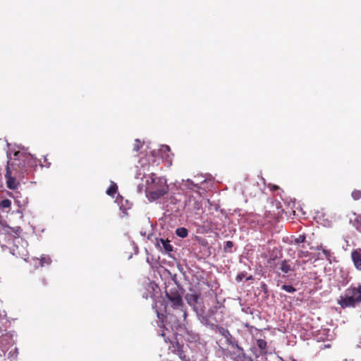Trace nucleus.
<instances>
[{
	"label": "nucleus",
	"mask_w": 361,
	"mask_h": 361,
	"mask_svg": "<svg viewBox=\"0 0 361 361\" xmlns=\"http://www.w3.org/2000/svg\"><path fill=\"white\" fill-rule=\"evenodd\" d=\"M183 292L178 286L166 290V295L171 303L173 312L166 317L168 322H173L178 329H185L188 313L182 299Z\"/></svg>",
	"instance_id": "f257e3e1"
},
{
	"label": "nucleus",
	"mask_w": 361,
	"mask_h": 361,
	"mask_svg": "<svg viewBox=\"0 0 361 361\" xmlns=\"http://www.w3.org/2000/svg\"><path fill=\"white\" fill-rule=\"evenodd\" d=\"M166 180L164 178H157L152 175L146 180L145 191L147 196L152 200L159 199L168 192Z\"/></svg>",
	"instance_id": "f03ea898"
},
{
	"label": "nucleus",
	"mask_w": 361,
	"mask_h": 361,
	"mask_svg": "<svg viewBox=\"0 0 361 361\" xmlns=\"http://www.w3.org/2000/svg\"><path fill=\"white\" fill-rule=\"evenodd\" d=\"M185 299L193 311L195 312L198 320L202 324H209V317L205 313V307L200 293L190 290L185 295Z\"/></svg>",
	"instance_id": "7ed1b4c3"
},
{
	"label": "nucleus",
	"mask_w": 361,
	"mask_h": 361,
	"mask_svg": "<svg viewBox=\"0 0 361 361\" xmlns=\"http://www.w3.org/2000/svg\"><path fill=\"white\" fill-rule=\"evenodd\" d=\"M14 156L17 159H15V163L12 164V167L14 168L16 172L19 171L23 176L27 173L29 169H32L37 165V159L30 154L18 151L14 153Z\"/></svg>",
	"instance_id": "20e7f679"
},
{
	"label": "nucleus",
	"mask_w": 361,
	"mask_h": 361,
	"mask_svg": "<svg viewBox=\"0 0 361 361\" xmlns=\"http://www.w3.org/2000/svg\"><path fill=\"white\" fill-rule=\"evenodd\" d=\"M361 302V286L358 288L350 286L345 291L343 296H340L338 300L342 307H354Z\"/></svg>",
	"instance_id": "39448f33"
},
{
	"label": "nucleus",
	"mask_w": 361,
	"mask_h": 361,
	"mask_svg": "<svg viewBox=\"0 0 361 361\" xmlns=\"http://www.w3.org/2000/svg\"><path fill=\"white\" fill-rule=\"evenodd\" d=\"M203 325L208 326L210 329H212V330L214 331L215 332L221 335L225 338L226 344H228V345H230L233 348H235L240 353H241L243 356H245L243 348L240 345H238V341H236L235 337H233L231 334V333L226 328L212 324V322H210L209 320L208 324H203Z\"/></svg>",
	"instance_id": "423d86ee"
},
{
	"label": "nucleus",
	"mask_w": 361,
	"mask_h": 361,
	"mask_svg": "<svg viewBox=\"0 0 361 361\" xmlns=\"http://www.w3.org/2000/svg\"><path fill=\"white\" fill-rule=\"evenodd\" d=\"M169 324H171V328L176 331L178 333H179L181 335H184L185 336H187V340L189 341L190 342H193V341H196L199 339V335L197 334H196L195 332H193L192 330H190L188 327H187V324H188V322L186 321V324H185V329H178L175 326H174V324L173 322H169Z\"/></svg>",
	"instance_id": "0eeeda50"
},
{
	"label": "nucleus",
	"mask_w": 361,
	"mask_h": 361,
	"mask_svg": "<svg viewBox=\"0 0 361 361\" xmlns=\"http://www.w3.org/2000/svg\"><path fill=\"white\" fill-rule=\"evenodd\" d=\"M5 178L6 180V185L7 187L13 190V191L18 190L20 183L16 180L15 177L11 176V171L9 166V164L6 166V173L5 174Z\"/></svg>",
	"instance_id": "6e6552de"
},
{
	"label": "nucleus",
	"mask_w": 361,
	"mask_h": 361,
	"mask_svg": "<svg viewBox=\"0 0 361 361\" xmlns=\"http://www.w3.org/2000/svg\"><path fill=\"white\" fill-rule=\"evenodd\" d=\"M10 196L15 200V203L20 208L25 207L28 203L27 197H22L21 193L17 190L10 192Z\"/></svg>",
	"instance_id": "1a4fd4ad"
},
{
	"label": "nucleus",
	"mask_w": 361,
	"mask_h": 361,
	"mask_svg": "<svg viewBox=\"0 0 361 361\" xmlns=\"http://www.w3.org/2000/svg\"><path fill=\"white\" fill-rule=\"evenodd\" d=\"M157 245L161 250L165 251L166 253H169L173 250V246L170 244L169 241L163 238L157 240Z\"/></svg>",
	"instance_id": "9d476101"
},
{
	"label": "nucleus",
	"mask_w": 361,
	"mask_h": 361,
	"mask_svg": "<svg viewBox=\"0 0 361 361\" xmlns=\"http://www.w3.org/2000/svg\"><path fill=\"white\" fill-rule=\"evenodd\" d=\"M352 260L357 269L361 271V252L360 250H354L351 253Z\"/></svg>",
	"instance_id": "9b49d317"
},
{
	"label": "nucleus",
	"mask_w": 361,
	"mask_h": 361,
	"mask_svg": "<svg viewBox=\"0 0 361 361\" xmlns=\"http://www.w3.org/2000/svg\"><path fill=\"white\" fill-rule=\"evenodd\" d=\"M257 348L259 350L261 351V353H268V345L267 341L262 338H259L256 339L255 344L253 345Z\"/></svg>",
	"instance_id": "f8f14e48"
},
{
	"label": "nucleus",
	"mask_w": 361,
	"mask_h": 361,
	"mask_svg": "<svg viewBox=\"0 0 361 361\" xmlns=\"http://www.w3.org/2000/svg\"><path fill=\"white\" fill-rule=\"evenodd\" d=\"M8 321L6 318V312L0 311V331H5L8 327Z\"/></svg>",
	"instance_id": "ddd939ff"
},
{
	"label": "nucleus",
	"mask_w": 361,
	"mask_h": 361,
	"mask_svg": "<svg viewBox=\"0 0 361 361\" xmlns=\"http://www.w3.org/2000/svg\"><path fill=\"white\" fill-rule=\"evenodd\" d=\"M182 186L185 187L186 189L188 190H193L194 188H196L197 189L200 188V187L198 185V184L194 183L192 180L190 179L187 180H183L182 181Z\"/></svg>",
	"instance_id": "4468645a"
},
{
	"label": "nucleus",
	"mask_w": 361,
	"mask_h": 361,
	"mask_svg": "<svg viewBox=\"0 0 361 361\" xmlns=\"http://www.w3.org/2000/svg\"><path fill=\"white\" fill-rule=\"evenodd\" d=\"M174 348V351L176 352L177 355L179 356L180 359L182 360V361H190V359L184 354L182 347L178 343Z\"/></svg>",
	"instance_id": "2eb2a0df"
},
{
	"label": "nucleus",
	"mask_w": 361,
	"mask_h": 361,
	"mask_svg": "<svg viewBox=\"0 0 361 361\" xmlns=\"http://www.w3.org/2000/svg\"><path fill=\"white\" fill-rule=\"evenodd\" d=\"M279 269L281 270V271L285 274H288L289 271H293L290 265L288 264V261L286 259L281 261Z\"/></svg>",
	"instance_id": "dca6fc26"
},
{
	"label": "nucleus",
	"mask_w": 361,
	"mask_h": 361,
	"mask_svg": "<svg viewBox=\"0 0 361 361\" xmlns=\"http://www.w3.org/2000/svg\"><path fill=\"white\" fill-rule=\"evenodd\" d=\"M170 147L168 145H162L159 149V153L163 159H168L169 158Z\"/></svg>",
	"instance_id": "f3484780"
},
{
	"label": "nucleus",
	"mask_w": 361,
	"mask_h": 361,
	"mask_svg": "<svg viewBox=\"0 0 361 361\" xmlns=\"http://www.w3.org/2000/svg\"><path fill=\"white\" fill-rule=\"evenodd\" d=\"M176 234L178 237L183 238L187 237V235L188 234V231L187 228H185L184 227H180L176 230Z\"/></svg>",
	"instance_id": "a211bd4d"
},
{
	"label": "nucleus",
	"mask_w": 361,
	"mask_h": 361,
	"mask_svg": "<svg viewBox=\"0 0 361 361\" xmlns=\"http://www.w3.org/2000/svg\"><path fill=\"white\" fill-rule=\"evenodd\" d=\"M40 266L43 267L44 264H50L51 259L49 255H42L39 259Z\"/></svg>",
	"instance_id": "6ab92c4d"
},
{
	"label": "nucleus",
	"mask_w": 361,
	"mask_h": 361,
	"mask_svg": "<svg viewBox=\"0 0 361 361\" xmlns=\"http://www.w3.org/2000/svg\"><path fill=\"white\" fill-rule=\"evenodd\" d=\"M11 205V201L8 199H4L0 201V209H10Z\"/></svg>",
	"instance_id": "aec40b11"
},
{
	"label": "nucleus",
	"mask_w": 361,
	"mask_h": 361,
	"mask_svg": "<svg viewBox=\"0 0 361 361\" xmlns=\"http://www.w3.org/2000/svg\"><path fill=\"white\" fill-rule=\"evenodd\" d=\"M117 190V185L116 183H112V184L106 190V194L110 196H114Z\"/></svg>",
	"instance_id": "412c9836"
},
{
	"label": "nucleus",
	"mask_w": 361,
	"mask_h": 361,
	"mask_svg": "<svg viewBox=\"0 0 361 361\" xmlns=\"http://www.w3.org/2000/svg\"><path fill=\"white\" fill-rule=\"evenodd\" d=\"M250 350L255 359L259 358L260 356H264L267 355L266 353H261V351L257 349L255 346H252Z\"/></svg>",
	"instance_id": "4be33fe9"
},
{
	"label": "nucleus",
	"mask_w": 361,
	"mask_h": 361,
	"mask_svg": "<svg viewBox=\"0 0 361 361\" xmlns=\"http://www.w3.org/2000/svg\"><path fill=\"white\" fill-rule=\"evenodd\" d=\"M233 247V243L232 241L228 240L225 243L224 250L225 252L231 253L232 247Z\"/></svg>",
	"instance_id": "5701e85b"
},
{
	"label": "nucleus",
	"mask_w": 361,
	"mask_h": 361,
	"mask_svg": "<svg viewBox=\"0 0 361 361\" xmlns=\"http://www.w3.org/2000/svg\"><path fill=\"white\" fill-rule=\"evenodd\" d=\"M281 289L290 293H293L296 291V289L290 285H282Z\"/></svg>",
	"instance_id": "b1692460"
},
{
	"label": "nucleus",
	"mask_w": 361,
	"mask_h": 361,
	"mask_svg": "<svg viewBox=\"0 0 361 361\" xmlns=\"http://www.w3.org/2000/svg\"><path fill=\"white\" fill-rule=\"evenodd\" d=\"M305 241V235H300L298 237L295 238L293 240V242L295 244L302 243H304Z\"/></svg>",
	"instance_id": "393cba45"
},
{
	"label": "nucleus",
	"mask_w": 361,
	"mask_h": 361,
	"mask_svg": "<svg viewBox=\"0 0 361 361\" xmlns=\"http://www.w3.org/2000/svg\"><path fill=\"white\" fill-rule=\"evenodd\" d=\"M351 195L355 200H357L361 197V192L360 190H354Z\"/></svg>",
	"instance_id": "a878e982"
},
{
	"label": "nucleus",
	"mask_w": 361,
	"mask_h": 361,
	"mask_svg": "<svg viewBox=\"0 0 361 361\" xmlns=\"http://www.w3.org/2000/svg\"><path fill=\"white\" fill-rule=\"evenodd\" d=\"M246 276V272H241L236 276V281L238 282L241 281Z\"/></svg>",
	"instance_id": "bb28decb"
},
{
	"label": "nucleus",
	"mask_w": 361,
	"mask_h": 361,
	"mask_svg": "<svg viewBox=\"0 0 361 361\" xmlns=\"http://www.w3.org/2000/svg\"><path fill=\"white\" fill-rule=\"evenodd\" d=\"M356 228L357 229L361 232V216H359L356 219Z\"/></svg>",
	"instance_id": "cd10ccee"
},
{
	"label": "nucleus",
	"mask_w": 361,
	"mask_h": 361,
	"mask_svg": "<svg viewBox=\"0 0 361 361\" xmlns=\"http://www.w3.org/2000/svg\"><path fill=\"white\" fill-rule=\"evenodd\" d=\"M140 140L139 139H136L135 140V144L134 145V147H133V150L134 151L137 152L140 149Z\"/></svg>",
	"instance_id": "c85d7f7f"
},
{
	"label": "nucleus",
	"mask_w": 361,
	"mask_h": 361,
	"mask_svg": "<svg viewBox=\"0 0 361 361\" xmlns=\"http://www.w3.org/2000/svg\"><path fill=\"white\" fill-rule=\"evenodd\" d=\"M322 251L324 253V255L326 256V259H329V257L331 256L330 250L324 249V248H322Z\"/></svg>",
	"instance_id": "c756f323"
},
{
	"label": "nucleus",
	"mask_w": 361,
	"mask_h": 361,
	"mask_svg": "<svg viewBox=\"0 0 361 361\" xmlns=\"http://www.w3.org/2000/svg\"><path fill=\"white\" fill-rule=\"evenodd\" d=\"M145 186H144L143 185L139 184L137 185V192H142L143 190H145Z\"/></svg>",
	"instance_id": "7c9ffc66"
},
{
	"label": "nucleus",
	"mask_w": 361,
	"mask_h": 361,
	"mask_svg": "<svg viewBox=\"0 0 361 361\" xmlns=\"http://www.w3.org/2000/svg\"><path fill=\"white\" fill-rule=\"evenodd\" d=\"M141 175H142V174H141V173H140V170H139V169H137V173H136V174H135V178L136 179H139V178H141V179H142V177H140V176H141Z\"/></svg>",
	"instance_id": "2f4dec72"
},
{
	"label": "nucleus",
	"mask_w": 361,
	"mask_h": 361,
	"mask_svg": "<svg viewBox=\"0 0 361 361\" xmlns=\"http://www.w3.org/2000/svg\"><path fill=\"white\" fill-rule=\"evenodd\" d=\"M157 317L159 319H162L163 317H164V314L159 313L158 311H157Z\"/></svg>",
	"instance_id": "473e14b6"
},
{
	"label": "nucleus",
	"mask_w": 361,
	"mask_h": 361,
	"mask_svg": "<svg viewBox=\"0 0 361 361\" xmlns=\"http://www.w3.org/2000/svg\"><path fill=\"white\" fill-rule=\"evenodd\" d=\"M262 288L265 290L267 289V285L265 283H263L262 285Z\"/></svg>",
	"instance_id": "72a5a7b5"
},
{
	"label": "nucleus",
	"mask_w": 361,
	"mask_h": 361,
	"mask_svg": "<svg viewBox=\"0 0 361 361\" xmlns=\"http://www.w3.org/2000/svg\"><path fill=\"white\" fill-rule=\"evenodd\" d=\"M251 279H252V276H250L249 277H247V278H246V280H247V281H248V280H250Z\"/></svg>",
	"instance_id": "f704fd0d"
},
{
	"label": "nucleus",
	"mask_w": 361,
	"mask_h": 361,
	"mask_svg": "<svg viewBox=\"0 0 361 361\" xmlns=\"http://www.w3.org/2000/svg\"><path fill=\"white\" fill-rule=\"evenodd\" d=\"M197 205H198V206H197V209H200V204L198 203V204H197Z\"/></svg>",
	"instance_id": "c9c22d12"
},
{
	"label": "nucleus",
	"mask_w": 361,
	"mask_h": 361,
	"mask_svg": "<svg viewBox=\"0 0 361 361\" xmlns=\"http://www.w3.org/2000/svg\"><path fill=\"white\" fill-rule=\"evenodd\" d=\"M250 361H254L252 358L250 359Z\"/></svg>",
	"instance_id": "e433bc0d"
}]
</instances>
